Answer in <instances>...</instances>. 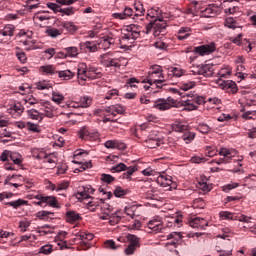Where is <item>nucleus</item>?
Returning <instances> with one entry per match:
<instances>
[{
	"instance_id": "c756f323",
	"label": "nucleus",
	"mask_w": 256,
	"mask_h": 256,
	"mask_svg": "<svg viewBox=\"0 0 256 256\" xmlns=\"http://www.w3.org/2000/svg\"><path fill=\"white\" fill-rule=\"evenodd\" d=\"M225 25L229 29H236L237 28V21H235V18H233V17H228L225 20Z\"/></svg>"
},
{
	"instance_id": "a211bd4d",
	"label": "nucleus",
	"mask_w": 256,
	"mask_h": 256,
	"mask_svg": "<svg viewBox=\"0 0 256 256\" xmlns=\"http://www.w3.org/2000/svg\"><path fill=\"white\" fill-rule=\"evenodd\" d=\"M28 115L31 117V119H34L35 121H43V114H41L36 109L28 110Z\"/></svg>"
},
{
	"instance_id": "20e7f679",
	"label": "nucleus",
	"mask_w": 256,
	"mask_h": 256,
	"mask_svg": "<svg viewBox=\"0 0 256 256\" xmlns=\"http://www.w3.org/2000/svg\"><path fill=\"white\" fill-rule=\"evenodd\" d=\"M216 49L215 43L211 42L210 44L195 47L194 51L195 53H198V55H201V57H204V55H211V53H215Z\"/></svg>"
},
{
	"instance_id": "4468645a",
	"label": "nucleus",
	"mask_w": 256,
	"mask_h": 256,
	"mask_svg": "<svg viewBox=\"0 0 256 256\" xmlns=\"http://www.w3.org/2000/svg\"><path fill=\"white\" fill-rule=\"evenodd\" d=\"M114 44L115 40L109 36L102 37L100 43H98V45H102L104 49H109V47Z\"/></svg>"
},
{
	"instance_id": "2eb2a0df",
	"label": "nucleus",
	"mask_w": 256,
	"mask_h": 256,
	"mask_svg": "<svg viewBox=\"0 0 256 256\" xmlns=\"http://www.w3.org/2000/svg\"><path fill=\"white\" fill-rule=\"evenodd\" d=\"M58 76L60 79H63L64 81H69V79H73V77H75V73L71 70H63L58 71Z\"/></svg>"
},
{
	"instance_id": "e2e57ef3",
	"label": "nucleus",
	"mask_w": 256,
	"mask_h": 256,
	"mask_svg": "<svg viewBox=\"0 0 256 256\" xmlns=\"http://www.w3.org/2000/svg\"><path fill=\"white\" fill-rule=\"evenodd\" d=\"M68 167L66 166V164H62L60 166H58V175H65V173L67 172Z\"/></svg>"
},
{
	"instance_id": "ea45409f",
	"label": "nucleus",
	"mask_w": 256,
	"mask_h": 256,
	"mask_svg": "<svg viewBox=\"0 0 256 256\" xmlns=\"http://www.w3.org/2000/svg\"><path fill=\"white\" fill-rule=\"evenodd\" d=\"M26 127H27L28 131H32L33 133H41V129H39L37 124H33L31 122H28L26 124Z\"/></svg>"
},
{
	"instance_id": "f03ea898",
	"label": "nucleus",
	"mask_w": 256,
	"mask_h": 256,
	"mask_svg": "<svg viewBox=\"0 0 256 256\" xmlns=\"http://www.w3.org/2000/svg\"><path fill=\"white\" fill-rule=\"evenodd\" d=\"M156 183L163 187L164 191H171V189H177V184L173 183V177L167 175H160L156 179Z\"/></svg>"
},
{
	"instance_id": "473e14b6",
	"label": "nucleus",
	"mask_w": 256,
	"mask_h": 256,
	"mask_svg": "<svg viewBox=\"0 0 256 256\" xmlns=\"http://www.w3.org/2000/svg\"><path fill=\"white\" fill-rule=\"evenodd\" d=\"M65 51L68 57H77V55H79V50L77 49V47H68L65 48Z\"/></svg>"
},
{
	"instance_id": "a878e982",
	"label": "nucleus",
	"mask_w": 256,
	"mask_h": 256,
	"mask_svg": "<svg viewBox=\"0 0 256 256\" xmlns=\"http://www.w3.org/2000/svg\"><path fill=\"white\" fill-rule=\"evenodd\" d=\"M61 25L69 33H75V31H77V26H75L73 22H63Z\"/></svg>"
},
{
	"instance_id": "3c124183",
	"label": "nucleus",
	"mask_w": 256,
	"mask_h": 256,
	"mask_svg": "<svg viewBox=\"0 0 256 256\" xmlns=\"http://www.w3.org/2000/svg\"><path fill=\"white\" fill-rule=\"evenodd\" d=\"M106 149H116L117 148V141L108 140L105 142Z\"/></svg>"
},
{
	"instance_id": "5fc2aeb1",
	"label": "nucleus",
	"mask_w": 256,
	"mask_h": 256,
	"mask_svg": "<svg viewBox=\"0 0 256 256\" xmlns=\"http://www.w3.org/2000/svg\"><path fill=\"white\" fill-rule=\"evenodd\" d=\"M47 7H48L49 9H51L52 11H54V13H59V9H61V8H59V5H58V4H55V3H53V2H48V3H47Z\"/></svg>"
},
{
	"instance_id": "dca6fc26",
	"label": "nucleus",
	"mask_w": 256,
	"mask_h": 256,
	"mask_svg": "<svg viewBox=\"0 0 256 256\" xmlns=\"http://www.w3.org/2000/svg\"><path fill=\"white\" fill-rule=\"evenodd\" d=\"M134 9L136 10L134 17H143L145 15V8L143 7V3H134Z\"/></svg>"
},
{
	"instance_id": "bf43d9fd",
	"label": "nucleus",
	"mask_w": 256,
	"mask_h": 256,
	"mask_svg": "<svg viewBox=\"0 0 256 256\" xmlns=\"http://www.w3.org/2000/svg\"><path fill=\"white\" fill-rule=\"evenodd\" d=\"M236 221H240V222H244V223H251V217L241 214L240 216H237Z\"/></svg>"
},
{
	"instance_id": "aec40b11",
	"label": "nucleus",
	"mask_w": 256,
	"mask_h": 256,
	"mask_svg": "<svg viewBox=\"0 0 256 256\" xmlns=\"http://www.w3.org/2000/svg\"><path fill=\"white\" fill-rule=\"evenodd\" d=\"M3 37H13V33H15V27L13 25H7L4 27V31H0Z\"/></svg>"
},
{
	"instance_id": "a19ab883",
	"label": "nucleus",
	"mask_w": 256,
	"mask_h": 256,
	"mask_svg": "<svg viewBox=\"0 0 256 256\" xmlns=\"http://www.w3.org/2000/svg\"><path fill=\"white\" fill-rule=\"evenodd\" d=\"M121 221V216L117 215V212L110 216V225H117Z\"/></svg>"
},
{
	"instance_id": "de8ad7c7",
	"label": "nucleus",
	"mask_w": 256,
	"mask_h": 256,
	"mask_svg": "<svg viewBox=\"0 0 256 256\" xmlns=\"http://www.w3.org/2000/svg\"><path fill=\"white\" fill-rule=\"evenodd\" d=\"M104 247L106 249H112L113 251H115V249H117V245L115 244V241H113V240H106L104 242Z\"/></svg>"
},
{
	"instance_id": "423d86ee",
	"label": "nucleus",
	"mask_w": 256,
	"mask_h": 256,
	"mask_svg": "<svg viewBox=\"0 0 256 256\" xmlns=\"http://www.w3.org/2000/svg\"><path fill=\"white\" fill-rule=\"evenodd\" d=\"M208 225L209 222H207L204 218H194L190 221V227L193 229H201L204 231Z\"/></svg>"
},
{
	"instance_id": "9d476101",
	"label": "nucleus",
	"mask_w": 256,
	"mask_h": 256,
	"mask_svg": "<svg viewBox=\"0 0 256 256\" xmlns=\"http://www.w3.org/2000/svg\"><path fill=\"white\" fill-rule=\"evenodd\" d=\"M133 15V9L126 7L122 13H114L113 18L114 19H127L128 17H131Z\"/></svg>"
},
{
	"instance_id": "79ce46f5",
	"label": "nucleus",
	"mask_w": 256,
	"mask_h": 256,
	"mask_svg": "<svg viewBox=\"0 0 256 256\" xmlns=\"http://www.w3.org/2000/svg\"><path fill=\"white\" fill-rule=\"evenodd\" d=\"M127 173H124L123 178L124 179H130L131 175H133V173H135V171H137V167L135 166H130L129 168L126 169Z\"/></svg>"
},
{
	"instance_id": "4c0bfd02",
	"label": "nucleus",
	"mask_w": 256,
	"mask_h": 256,
	"mask_svg": "<svg viewBox=\"0 0 256 256\" xmlns=\"http://www.w3.org/2000/svg\"><path fill=\"white\" fill-rule=\"evenodd\" d=\"M184 111H195L197 109V106H195L193 103H191V100L184 101Z\"/></svg>"
},
{
	"instance_id": "0eeeda50",
	"label": "nucleus",
	"mask_w": 256,
	"mask_h": 256,
	"mask_svg": "<svg viewBox=\"0 0 256 256\" xmlns=\"http://www.w3.org/2000/svg\"><path fill=\"white\" fill-rule=\"evenodd\" d=\"M198 75H203V77H213V65L205 64L198 68Z\"/></svg>"
},
{
	"instance_id": "7ed1b4c3",
	"label": "nucleus",
	"mask_w": 256,
	"mask_h": 256,
	"mask_svg": "<svg viewBox=\"0 0 256 256\" xmlns=\"http://www.w3.org/2000/svg\"><path fill=\"white\" fill-rule=\"evenodd\" d=\"M154 107L159 109V111H167V109H171V107H177V101L168 97L167 100H158Z\"/></svg>"
},
{
	"instance_id": "393cba45",
	"label": "nucleus",
	"mask_w": 256,
	"mask_h": 256,
	"mask_svg": "<svg viewBox=\"0 0 256 256\" xmlns=\"http://www.w3.org/2000/svg\"><path fill=\"white\" fill-rule=\"evenodd\" d=\"M91 103H92L91 98L83 97V98H81V105L74 106V107H75V109H79V108L87 109V107H89L91 105Z\"/></svg>"
},
{
	"instance_id": "37998d69",
	"label": "nucleus",
	"mask_w": 256,
	"mask_h": 256,
	"mask_svg": "<svg viewBox=\"0 0 256 256\" xmlns=\"http://www.w3.org/2000/svg\"><path fill=\"white\" fill-rule=\"evenodd\" d=\"M113 113H117L118 115H125V107L119 104L113 105Z\"/></svg>"
},
{
	"instance_id": "49530a36",
	"label": "nucleus",
	"mask_w": 256,
	"mask_h": 256,
	"mask_svg": "<svg viewBox=\"0 0 256 256\" xmlns=\"http://www.w3.org/2000/svg\"><path fill=\"white\" fill-rule=\"evenodd\" d=\"M195 87V82L190 81V82H183L181 89L183 91H189V89H193Z\"/></svg>"
},
{
	"instance_id": "412c9836",
	"label": "nucleus",
	"mask_w": 256,
	"mask_h": 256,
	"mask_svg": "<svg viewBox=\"0 0 256 256\" xmlns=\"http://www.w3.org/2000/svg\"><path fill=\"white\" fill-rule=\"evenodd\" d=\"M127 240L129 241V245L132 247H136L139 248V237H137L136 235L133 234H128L127 235Z\"/></svg>"
},
{
	"instance_id": "052dcab7",
	"label": "nucleus",
	"mask_w": 256,
	"mask_h": 256,
	"mask_svg": "<svg viewBox=\"0 0 256 256\" xmlns=\"http://www.w3.org/2000/svg\"><path fill=\"white\" fill-rule=\"evenodd\" d=\"M136 250L137 247L128 244L127 248L124 250V253H126L127 255H133V253H135Z\"/></svg>"
},
{
	"instance_id": "0e129e2a",
	"label": "nucleus",
	"mask_w": 256,
	"mask_h": 256,
	"mask_svg": "<svg viewBox=\"0 0 256 256\" xmlns=\"http://www.w3.org/2000/svg\"><path fill=\"white\" fill-rule=\"evenodd\" d=\"M155 47L157 49L165 50V49H167V47H169V45H167V43H165L163 41H158V42L155 43Z\"/></svg>"
},
{
	"instance_id": "9b49d317",
	"label": "nucleus",
	"mask_w": 256,
	"mask_h": 256,
	"mask_svg": "<svg viewBox=\"0 0 256 256\" xmlns=\"http://www.w3.org/2000/svg\"><path fill=\"white\" fill-rule=\"evenodd\" d=\"M142 83H148L149 85H156L157 89H161L163 87L162 83H165V79H154V78H146L142 81Z\"/></svg>"
},
{
	"instance_id": "58836bf2",
	"label": "nucleus",
	"mask_w": 256,
	"mask_h": 256,
	"mask_svg": "<svg viewBox=\"0 0 256 256\" xmlns=\"http://www.w3.org/2000/svg\"><path fill=\"white\" fill-rule=\"evenodd\" d=\"M174 131H177L178 133H183V131H187V125H184L182 123H176L173 124Z\"/></svg>"
},
{
	"instance_id": "5701e85b",
	"label": "nucleus",
	"mask_w": 256,
	"mask_h": 256,
	"mask_svg": "<svg viewBox=\"0 0 256 256\" xmlns=\"http://www.w3.org/2000/svg\"><path fill=\"white\" fill-rule=\"evenodd\" d=\"M46 33L49 37L55 38V37H59V35H62L63 30H59L57 28H49L46 30Z\"/></svg>"
},
{
	"instance_id": "2f4dec72",
	"label": "nucleus",
	"mask_w": 256,
	"mask_h": 256,
	"mask_svg": "<svg viewBox=\"0 0 256 256\" xmlns=\"http://www.w3.org/2000/svg\"><path fill=\"white\" fill-rule=\"evenodd\" d=\"M157 23H159V18H156L153 21H150L147 25H146V35H149V33H151L152 29H155V26L157 25Z\"/></svg>"
},
{
	"instance_id": "c03bdc74",
	"label": "nucleus",
	"mask_w": 256,
	"mask_h": 256,
	"mask_svg": "<svg viewBox=\"0 0 256 256\" xmlns=\"http://www.w3.org/2000/svg\"><path fill=\"white\" fill-rule=\"evenodd\" d=\"M219 155L222 157H228V159H233V154H231V151L227 148H221L219 151Z\"/></svg>"
},
{
	"instance_id": "bb28decb",
	"label": "nucleus",
	"mask_w": 256,
	"mask_h": 256,
	"mask_svg": "<svg viewBox=\"0 0 256 256\" xmlns=\"http://www.w3.org/2000/svg\"><path fill=\"white\" fill-rule=\"evenodd\" d=\"M52 101L54 103H57V105H60L61 102L65 101V96H63V94L53 92L52 93Z\"/></svg>"
},
{
	"instance_id": "8fccbe9b",
	"label": "nucleus",
	"mask_w": 256,
	"mask_h": 256,
	"mask_svg": "<svg viewBox=\"0 0 256 256\" xmlns=\"http://www.w3.org/2000/svg\"><path fill=\"white\" fill-rule=\"evenodd\" d=\"M101 59V63L104 65V67H106L108 65V63L113 59L111 57H109V54H103L100 56Z\"/></svg>"
},
{
	"instance_id": "f3484780",
	"label": "nucleus",
	"mask_w": 256,
	"mask_h": 256,
	"mask_svg": "<svg viewBox=\"0 0 256 256\" xmlns=\"http://www.w3.org/2000/svg\"><path fill=\"white\" fill-rule=\"evenodd\" d=\"M42 201H44V203L49 205V207H55V208L59 207L57 206V198L55 196H44V198H42Z\"/></svg>"
},
{
	"instance_id": "69168bd1",
	"label": "nucleus",
	"mask_w": 256,
	"mask_h": 256,
	"mask_svg": "<svg viewBox=\"0 0 256 256\" xmlns=\"http://www.w3.org/2000/svg\"><path fill=\"white\" fill-rule=\"evenodd\" d=\"M105 67H121V64H119V62H117V59L112 58L108 65H106Z\"/></svg>"
},
{
	"instance_id": "39448f33",
	"label": "nucleus",
	"mask_w": 256,
	"mask_h": 256,
	"mask_svg": "<svg viewBox=\"0 0 256 256\" xmlns=\"http://www.w3.org/2000/svg\"><path fill=\"white\" fill-rule=\"evenodd\" d=\"M167 29V22L163 19H159L158 23L154 26V36L159 37V35H165Z\"/></svg>"
},
{
	"instance_id": "864d4df0",
	"label": "nucleus",
	"mask_w": 256,
	"mask_h": 256,
	"mask_svg": "<svg viewBox=\"0 0 256 256\" xmlns=\"http://www.w3.org/2000/svg\"><path fill=\"white\" fill-rule=\"evenodd\" d=\"M17 59L20 60V63H26L27 62V55L25 52H17L16 53Z\"/></svg>"
},
{
	"instance_id": "7c9ffc66",
	"label": "nucleus",
	"mask_w": 256,
	"mask_h": 256,
	"mask_svg": "<svg viewBox=\"0 0 256 256\" xmlns=\"http://www.w3.org/2000/svg\"><path fill=\"white\" fill-rule=\"evenodd\" d=\"M127 193H129V190L122 189L121 186L116 187V189L114 190V195L115 197H118V198L125 197Z\"/></svg>"
},
{
	"instance_id": "e433bc0d",
	"label": "nucleus",
	"mask_w": 256,
	"mask_h": 256,
	"mask_svg": "<svg viewBox=\"0 0 256 256\" xmlns=\"http://www.w3.org/2000/svg\"><path fill=\"white\" fill-rule=\"evenodd\" d=\"M111 171H113L114 173H120V171H127V165H125L124 163H119L116 166H113L111 168Z\"/></svg>"
},
{
	"instance_id": "774afa93",
	"label": "nucleus",
	"mask_w": 256,
	"mask_h": 256,
	"mask_svg": "<svg viewBox=\"0 0 256 256\" xmlns=\"http://www.w3.org/2000/svg\"><path fill=\"white\" fill-rule=\"evenodd\" d=\"M249 139H256V128H252L248 132Z\"/></svg>"
},
{
	"instance_id": "1a4fd4ad",
	"label": "nucleus",
	"mask_w": 256,
	"mask_h": 256,
	"mask_svg": "<svg viewBox=\"0 0 256 256\" xmlns=\"http://www.w3.org/2000/svg\"><path fill=\"white\" fill-rule=\"evenodd\" d=\"M220 85L222 89H230L232 94H235L238 91L237 84L232 80L223 81Z\"/></svg>"
},
{
	"instance_id": "680f3d73",
	"label": "nucleus",
	"mask_w": 256,
	"mask_h": 256,
	"mask_svg": "<svg viewBox=\"0 0 256 256\" xmlns=\"http://www.w3.org/2000/svg\"><path fill=\"white\" fill-rule=\"evenodd\" d=\"M172 75L174 77H181L183 75V70L177 68V67H174L171 71Z\"/></svg>"
},
{
	"instance_id": "c9c22d12",
	"label": "nucleus",
	"mask_w": 256,
	"mask_h": 256,
	"mask_svg": "<svg viewBox=\"0 0 256 256\" xmlns=\"http://www.w3.org/2000/svg\"><path fill=\"white\" fill-rule=\"evenodd\" d=\"M182 139L186 143H191V141H193V139H195V133H193V132H186V133H184L182 135Z\"/></svg>"
},
{
	"instance_id": "c85d7f7f",
	"label": "nucleus",
	"mask_w": 256,
	"mask_h": 256,
	"mask_svg": "<svg viewBox=\"0 0 256 256\" xmlns=\"http://www.w3.org/2000/svg\"><path fill=\"white\" fill-rule=\"evenodd\" d=\"M203 17H214L217 15V12L215 11V9L211 8V7H208L206 8L205 10H202L201 11Z\"/></svg>"
},
{
	"instance_id": "ddd939ff",
	"label": "nucleus",
	"mask_w": 256,
	"mask_h": 256,
	"mask_svg": "<svg viewBox=\"0 0 256 256\" xmlns=\"http://www.w3.org/2000/svg\"><path fill=\"white\" fill-rule=\"evenodd\" d=\"M79 219H81V216L79 215V213L75 211L66 212L67 223H75V221H79Z\"/></svg>"
},
{
	"instance_id": "72a5a7b5",
	"label": "nucleus",
	"mask_w": 256,
	"mask_h": 256,
	"mask_svg": "<svg viewBox=\"0 0 256 256\" xmlns=\"http://www.w3.org/2000/svg\"><path fill=\"white\" fill-rule=\"evenodd\" d=\"M76 197H77V199H79V201H81L83 199H91V195H89L87 193V188H84V190L82 192H77Z\"/></svg>"
},
{
	"instance_id": "09e8293b",
	"label": "nucleus",
	"mask_w": 256,
	"mask_h": 256,
	"mask_svg": "<svg viewBox=\"0 0 256 256\" xmlns=\"http://www.w3.org/2000/svg\"><path fill=\"white\" fill-rule=\"evenodd\" d=\"M167 239H175V241H181V239H183V236L180 232H172L168 235Z\"/></svg>"
},
{
	"instance_id": "338daca9",
	"label": "nucleus",
	"mask_w": 256,
	"mask_h": 256,
	"mask_svg": "<svg viewBox=\"0 0 256 256\" xmlns=\"http://www.w3.org/2000/svg\"><path fill=\"white\" fill-rule=\"evenodd\" d=\"M79 137L80 139H87L89 137V131L87 129L83 128L79 131Z\"/></svg>"
},
{
	"instance_id": "f704fd0d",
	"label": "nucleus",
	"mask_w": 256,
	"mask_h": 256,
	"mask_svg": "<svg viewBox=\"0 0 256 256\" xmlns=\"http://www.w3.org/2000/svg\"><path fill=\"white\" fill-rule=\"evenodd\" d=\"M39 253H43V255H49L53 253V246L49 244L44 245L40 248Z\"/></svg>"
},
{
	"instance_id": "a18cd8bd",
	"label": "nucleus",
	"mask_w": 256,
	"mask_h": 256,
	"mask_svg": "<svg viewBox=\"0 0 256 256\" xmlns=\"http://www.w3.org/2000/svg\"><path fill=\"white\" fill-rule=\"evenodd\" d=\"M101 181H103V183H113V181H115V177L109 175V174H102L101 175Z\"/></svg>"
},
{
	"instance_id": "f8f14e48",
	"label": "nucleus",
	"mask_w": 256,
	"mask_h": 256,
	"mask_svg": "<svg viewBox=\"0 0 256 256\" xmlns=\"http://www.w3.org/2000/svg\"><path fill=\"white\" fill-rule=\"evenodd\" d=\"M155 75H158V79H163V73L161 70V66H154L152 71L148 73L147 79H154Z\"/></svg>"
},
{
	"instance_id": "4be33fe9",
	"label": "nucleus",
	"mask_w": 256,
	"mask_h": 256,
	"mask_svg": "<svg viewBox=\"0 0 256 256\" xmlns=\"http://www.w3.org/2000/svg\"><path fill=\"white\" fill-rule=\"evenodd\" d=\"M190 31H191V28H189V27L181 28L178 32L179 33L178 39L180 41H183V39H187L189 37V35H191V34H189Z\"/></svg>"
},
{
	"instance_id": "b1692460",
	"label": "nucleus",
	"mask_w": 256,
	"mask_h": 256,
	"mask_svg": "<svg viewBox=\"0 0 256 256\" xmlns=\"http://www.w3.org/2000/svg\"><path fill=\"white\" fill-rule=\"evenodd\" d=\"M81 47H86L90 53H95V51L98 49L97 44L91 41H86L85 43L81 44Z\"/></svg>"
},
{
	"instance_id": "4d7b16f0",
	"label": "nucleus",
	"mask_w": 256,
	"mask_h": 256,
	"mask_svg": "<svg viewBox=\"0 0 256 256\" xmlns=\"http://www.w3.org/2000/svg\"><path fill=\"white\" fill-rule=\"evenodd\" d=\"M199 131H200V133L207 134V133H209V131H211V128L207 124H201L199 126Z\"/></svg>"
},
{
	"instance_id": "6e6552de",
	"label": "nucleus",
	"mask_w": 256,
	"mask_h": 256,
	"mask_svg": "<svg viewBox=\"0 0 256 256\" xmlns=\"http://www.w3.org/2000/svg\"><path fill=\"white\" fill-rule=\"evenodd\" d=\"M148 229H151L154 233H159L163 229V224L161 220L153 219L148 222Z\"/></svg>"
},
{
	"instance_id": "cd10ccee",
	"label": "nucleus",
	"mask_w": 256,
	"mask_h": 256,
	"mask_svg": "<svg viewBox=\"0 0 256 256\" xmlns=\"http://www.w3.org/2000/svg\"><path fill=\"white\" fill-rule=\"evenodd\" d=\"M220 217L221 219H229L230 221L237 220V215L227 211L220 212Z\"/></svg>"
},
{
	"instance_id": "6e6d98bb",
	"label": "nucleus",
	"mask_w": 256,
	"mask_h": 256,
	"mask_svg": "<svg viewBox=\"0 0 256 256\" xmlns=\"http://www.w3.org/2000/svg\"><path fill=\"white\" fill-rule=\"evenodd\" d=\"M42 71L47 75H53L55 70L53 69L52 65H48V66H42Z\"/></svg>"
},
{
	"instance_id": "13d9d810",
	"label": "nucleus",
	"mask_w": 256,
	"mask_h": 256,
	"mask_svg": "<svg viewBox=\"0 0 256 256\" xmlns=\"http://www.w3.org/2000/svg\"><path fill=\"white\" fill-rule=\"evenodd\" d=\"M45 117H48L49 119H53V109L46 107L44 110V113H42Z\"/></svg>"
},
{
	"instance_id": "f257e3e1",
	"label": "nucleus",
	"mask_w": 256,
	"mask_h": 256,
	"mask_svg": "<svg viewBox=\"0 0 256 256\" xmlns=\"http://www.w3.org/2000/svg\"><path fill=\"white\" fill-rule=\"evenodd\" d=\"M141 35V27L137 26L135 24H132L128 26V28L125 30V33L123 34L120 44L121 43H133L135 39H139V36Z\"/></svg>"
},
{
	"instance_id": "603ef678",
	"label": "nucleus",
	"mask_w": 256,
	"mask_h": 256,
	"mask_svg": "<svg viewBox=\"0 0 256 256\" xmlns=\"http://www.w3.org/2000/svg\"><path fill=\"white\" fill-rule=\"evenodd\" d=\"M237 187H239L238 183L227 184V185L223 186V191H225V193H229V191H231L232 189H235Z\"/></svg>"
},
{
	"instance_id": "6ab92c4d",
	"label": "nucleus",
	"mask_w": 256,
	"mask_h": 256,
	"mask_svg": "<svg viewBox=\"0 0 256 256\" xmlns=\"http://www.w3.org/2000/svg\"><path fill=\"white\" fill-rule=\"evenodd\" d=\"M6 205H9V207H13V209H19V207H23V205H27V201L23 199H18L12 202H7Z\"/></svg>"
}]
</instances>
